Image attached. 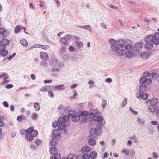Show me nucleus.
<instances>
[{
	"instance_id": "obj_1",
	"label": "nucleus",
	"mask_w": 159,
	"mask_h": 159,
	"mask_svg": "<svg viewBox=\"0 0 159 159\" xmlns=\"http://www.w3.org/2000/svg\"><path fill=\"white\" fill-rule=\"evenodd\" d=\"M117 47L113 46L112 48L116 51V54L118 56H123L124 55V52L127 50L125 53V57L130 58L132 56L133 51V46L128 44L127 41L123 39H120L118 42Z\"/></svg>"
},
{
	"instance_id": "obj_2",
	"label": "nucleus",
	"mask_w": 159,
	"mask_h": 159,
	"mask_svg": "<svg viewBox=\"0 0 159 159\" xmlns=\"http://www.w3.org/2000/svg\"><path fill=\"white\" fill-rule=\"evenodd\" d=\"M71 118V120L74 122H77L80 119V115L75 110H72L70 114L65 115L63 117H59V121H61V120L64 121H67Z\"/></svg>"
},
{
	"instance_id": "obj_3",
	"label": "nucleus",
	"mask_w": 159,
	"mask_h": 159,
	"mask_svg": "<svg viewBox=\"0 0 159 159\" xmlns=\"http://www.w3.org/2000/svg\"><path fill=\"white\" fill-rule=\"evenodd\" d=\"M38 133L37 130H34L33 127H30L28 129V131L25 136V139L28 141H32L33 140V137L38 135Z\"/></svg>"
},
{
	"instance_id": "obj_4",
	"label": "nucleus",
	"mask_w": 159,
	"mask_h": 159,
	"mask_svg": "<svg viewBox=\"0 0 159 159\" xmlns=\"http://www.w3.org/2000/svg\"><path fill=\"white\" fill-rule=\"evenodd\" d=\"M102 115L101 113L96 109L91 110L90 113V117H92L94 121L98 120V119L102 116Z\"/></svg>"
},
{
	"instance_id": "obj_5",
	"label": "nucleus",
	"mask_w": 159,
	"mask_h": 159,
	"mask_svg": "<svg viewBox=\"0 0 159 159\" xmlns=\"http://www.w3.org/2000/svg\"><path fill=\"white\" fill-rule=\"evenodd\" d=\"M72 39V36L70 34L66 35L62 37L60 40V43L64 46L68 45V42Z\"/></svg>"
},
{
	"instance_id": "obj_6",
	"label": "nucleus",
	"mask_w": 159,
	"mask_h": 159,
	"mask_svg": "<svg viewBox=\"0 0 159 159\" xmlns=\"http://www.w3.org/2000/svg\"><path fill=\"white\" fill-rule=\"evenodd\" d=\"M9 76L6 73H3L0 75V82L1 84L4 85L9 82V80H7Z\"/></svg>"
},
{
	"instance_id": "obj_7",
	"label": "nucleus",
	"mask_w": 159,
	"mask_h": 159,
	"mask_svg": "<svg viewBox=\"0 0 159 159\" xmlns=\"http://www.w3.org/2000/svg\"><path fill=\"white\" fill-rule=\"evenodd\" d=\"M100 126L97 127L96 128H91L90 129V132L91 135L94 134L95 135H100L102 132V129Z\"/></svg>"
},
{
	"instance_id": "obj_8",
	"label": "nucleus",
	"mask_w": 159,
	"mask_h": 159,
	"mask_svg": "<svg viewBox=\"0 0 159 159\" xmlns=\"http://www.w3.org/2000/svg\"><path fill=\"white\" fill-rule=\"evenodd\" d=\"M137 96L138 99L141 98L142 100H145L148 98V94L141 93L140 92L137 93Z\"/></svg>"
},
{
	"instance_id": "obj_9",
	"label": "nucleus",
	"mask_w": 159,
	"mask_h": 159,
	"mask_svg": "<svg viewBox=\"0 0 159 159\" xmlns=\"http://www.w3.org/2000/svg\"><path fill=\"white\" fill-rule=\"evenodd\" d=\"M61 134V132L60 130L56 129L53 131V136L52 137L57 139L60 137Z\"/></svg>"
},
{
	"instance_id": "obj_10",
	"label": "nucleus",
	"mask_w": 159,
	"mask_h": 159,
	"mask_svg": "<svg viewBox=\"0 0 159 159\" xmlns=\"http://www.w3.org/2000/svg\"><path fill=\"white\" fill-rule=\"evenodd\" d=\"M59 118L58 120V128L59 129H59L60 130H63L65 129L66 128V124L65 123V122L66 121H62V120H61V121H59Z\"/></svg>"
},
{
	"instance_id": "obj_11",
	"label": "nucleus",
	"mask_w": 159,
	"mask_h": 159,
	"mask_svg": "<svg viewBox=\"0 0 159 159\" xmlns=\"http://www.w3.org/2000/svg\"><path fill=\"white\" fill-rule=\"evenodd\" d=\"M120 40H117V41L115 40L111 39H110L109 40V42L112 45L111 46V48L112 49L114 52L116 54V51L112 48V47L113 46H115L116 47H117V45L118 44V42Z\"/></svg>"
},
{
	"instance_id": "obj_12",
	"label": "nucleus",
	"mask_w": 159,
	"mask_h": 159,
	"mask_svg": "<svg viewBox=\"0 0 159 159\" xmlns=\"http://www.w3.org/2000/svg\"><path fill=\"white\" fill-rule=\"evenodd\" d=\"M154 40L153 41V43L156 45L159 44V33L156 32L155 34Z\"/></svg>"
},
{
	"instance_id": "obj_13",
	"label": "nucleus",
	"mask_w": 159,
	"mask_h": 159,
	"mask_svg": "<svg viewBox=\"0 0 159 159\" xmlns=\"http://www.w3.org/2000/svg\"><path fill=\"white\" fill-rule=\"evenodd\" d=\"M91 150V148L89 146H83L81 149V152L83 153H87Z\"/></svg>"
},
{
	"instance_id": "obj_14",
	"label": "nucleus",
	"mask_w": 159,
	"mask_h": 159,
	"mask_svg": "<svg viewBox=\"0 0 159 159\" xmlns=\"http://www.w3.org/2000/svg\"><path fill=\"white\" fill-rule=\"evenodd\" d=\"M41 58L45 60H48L49 59V56L48 54L44 52H41L40 54Z\"/></svg>"
},
{
	"instance_id": "obj_15",
	"label": "nucleus",
	"mask_w": 159,
	"mask_h": 159,
	"mask_svg": "<svg viewBox=\"0 0 159 159\" xmlns=\"http://www.w3.org/2000/svg\"><path fill=\"white\" fill-rule=\"evenodd\" d=\"M157 106L156 105H150L148 107V110L152 113L156 112Z\"/></svg>"
},
{
	"instance_id": "obj_16",
	"label": "nucleus",
	"mask_w": 159,
	"mask_h": 159,
	"mask_svg": "<svg viewBox=\"0 0 159 159\" xmlns=\"http://www.w3.org/2000/svg\"><path fill=\"white\" fill-rule=\"evenodd\" d=\"M58 143L57 139L53 138L52 137H51V138L50 141L49 143L52 146H54L57 145Z\"/></svg>"
},
{
	"instance_id": "obj_17",
	"label": "nucleus",
	"mask_w": 159,
	"mask_h": 159,
	"mask_svg": "<svg viewBox=\"0 0 159 159\" xmlns=\"http://www.w3.org/2000/svg\"><path fill=\"white\" fill-rule=\"evenodd\" d=\"M95 121H97L98 124L101 127H102V126H104L105 123L104 120L103 119L102 116L99 119H98V120H96Z\"/></svg>"
},
{
	"instance_id": "obj_18",
	"label": "nucleus",
	"mask_w": 159,
	"mask_h": 159,
	"mask_svg": "<svg viewBox=\"0 0 159 159\" xmlns=\"http://www.w3.org/2000/svg\"><path fill=\"white\" fill-rule=\"evenodd\" d=\"M153 47V44L150 42H148L145 44L144 47L146 49L148 50H150Z\"/></svg>"
},
{
	"instance_id": "obj_19",
	"label": "nucleus",
	"mask_w": 159,
	"mask_h": 159,
	"mask_svg": "<svg viewBox=\"0 0 159 159\" xmlns=\"http://www.w3.org/2000/svg\"><path fill=\"white\" fill-rule=\"evenodd\" d=\"M88 143L89 145L90 146H94L96 145V141L94 138H91L89 139Z\"/></svg>"
},
{
	"instance_id": "obj_20",
	"label": "nucleus",
	"mask_w": 159,
	"mask_h": 159,
	"mask_svg": "<svg viewBox=\"0 0 159 159\" xmlns=\"http://www.w3.org/2000/svg\"><path fill=\"white\" fill-rule=\"evenodd\" d=\"M68 157V156L67 157H65L62 159H67ZM61 155L59 153L56 154L54 156L51 157V159H61Z\"/></svg>"
},
{
	"instance_id": "obj_21",
	"label": "nucleus",
	"mask_w": 159,
	"mask_h": 159,
	"mask_svg": "<svg viewBox=\"0 0 159 159\" xmlns=\"http://www.w3.org/2000/svg\"><path fill=\"white\" fill-rule=\"evenodd\" d=\"M90 158L93 159H95L97 157V152L94 151H92L89 153Z\"/></svg>"
},
{
	"instance_id": "obj_22",
	"label": "nucleus",
	"mask_w": 159,
	"mask_h": 159,
	"mask_svg": "<svg viewBox=\"0 0 159 159\" xmlns=\"http://www.w3.org/2000/svg\"><path fill=\"white\" fill-rule=\"evenodd\" d=\"M158 100L157 98H153L152 99L148 100L147 102H149L150 104V105H156V104Z\"/></svg>"
},
{
	"instance_id": "obj_23",
	"label": "nucleus",
	"mask_w": 159,
	"mask_h": 159,
	"mask_svg": "<svg viewBox=\"0 0 159 159\" xmlns=\"http://www.w3.org/2000/svg\"><path fill=\"white\" fill-rule=\"evenodd\" d=\"M144 40L146 42H153V40H154V36L152 35H147L145 37Z\"/></svg>"
},
{
	"instance_id": "obj_24",
	"label": "nucleus",
	"mask_w": 159,
	"mask_h": 159,
	"mask_svg": "<svg viewBox=\"0 0 159 159\" xmlns=\"http://www.w3.org/2000/svg\"><path fill=\"white\" fill-rule=\"evenodd\" d=\"M65 87L63 84L55 86V89L57 90H63L65 89Z\"/></svg>"
},
{
	"instance_id": "obj_25",
	"label": "nucleus",
	"mask_w": 159,
	"mask_h": 159,
	"mask_svg": "<svg viewBox=\"0 0 159 159\" xmlns=\"http://www.w3.org/2000/svg\"><path fill=\"white\" fill-rule=\"evenodd\" d=\"M0 43L6 47V46H7L9 44L10 42L8 40L4 38L1 41Z\"/></svg>"
},
{
	"instance_id": "obj_26",
	"label": "nucleus",
	"mask_w": 159,
	"mask_h": 159,
	"mask_svg": "<svg viewBox=\"0 0 159 159\" xmlns=\"http://www.w3.org/2000/svg\"><path fill=\"white\" fill-rule=\"evenodd\" d=\"M157 74V71L156 70H153L151 71L150 76L153 78H155Z\"/></svg>"
},
{
	"instance_id": "obj_27",
	"label": "nucleus",
	"mask_w": 159,
	"mask_h": 159,
	"mask_svg": "<svg viewBox=\"0 0 159 159\" xmlns=\"http://www.w3.org/2000/svg\"><path fill=\"white\" fill-rule=\"evenodd\" d=\"M50 152L52 154H56L57 152V148L54 147L52 146L50 147Z\"/></svg>"
},
{
	"instance_id": "obj_28",
	"label": "nucleus",
	"mask_w": 159,
	"mask_h": 159,
	"mask_svg": "<svg viewBox=\"0 0 159 159\" xmlns=\"http://www.w3.org/2000/svg\"><path fill=\"white\" fill-rule=\"evenodd\" d=\"M149 56V53L148 52L145 51L141 53V56L144 58H148Z\"/></svg>"
},
{
	"instance_id": "obj_29",
	"label": "nucleus",
	"mask_w": 159,
	"mask_h": 159,
	"mask_svg": "<svg viewBox=\"0 0 159 159\" xmlns=\"http://www.w3.org/2000/svg\"><path fill=\"white\" fill-rule=\"evenodd\" d=\"M63 110L64 113H68V114H70V111H71L72 110H74L71 109V108L69 107H65Z\"/></svg>"
},
{
	"instance_id": "obj_30",
	"label": "nucleus",
	"mask_w": 159,
	"mask_h": 159,
	"mask_svg": "<svg viewBox=\"0 0 159 159\" xmlns=\"http://www.w3.org/2000/svg\"><path fill=\"white\" fill-rule=\"evenodd\" d=\"M137 123L140 125H143L145 122L144 120L142 118L139 117H137L136 120Z\"/></svg>"
},
{
	"instance_id": "obj_31",
	"label": "nucleus",
	"mask_w": 159,
	"mask_h": 159,
	"mask_svg": "<svg viewBox=\"0 0 159 159\" xmlns=\"http://www.w3.org/2000/svg\"><path fill=\"white\" fill-rule=\"evenodd\" d=\"M79 27L81 29H84L88 30L89 31L91 32L92 29H91V26L90 25H86L84 26H80Z\"/></svg>"
},
{
	"instance_id": "obj_32",
	"label": "nucleus",
	"mask_w": 159,
	"mask_h": 159,
	"mask_svg": "<svg viewBox=\"0 0 159 159\" xmlns=\"http://www.w3.org/2000/svg\"><path fill=\"white\" fill-rule=\"evenodd\" d=\"M34 107L35 111H38L40 109V106L38 102H35L34 104Z\"/></svg>"
},
{
	"instance_id": "obj_33",
	"label": "nucleus",
	"mask_w": 159,
	"mask_h": 159,
	"mask_svg": "<svg viewBox=\"0 0 159 159\" xmlns=\"http://www.w3.org/2000/svg\"><path fill=\"white\" fill-rule=\"evenodd\" d=\"M22 28L23 27L21 25H18L15 28L14 30V33L16 34L20 32L21 29H22Z\"/></svg>"
},
{
	"instance_id": "obj_34",
	"label": "nucleus",
	"mask_w": 159,
	"mask_h": 159,
	"mask_svg": "<svg viewBox=\"0 0 159 159\" xmlns=\"http://www.w3.org/2000/svg\"><path fill=\"white\" fill-rule=\"evenodd\" d=\"M26 117L23 115L19 116L17 118V120L20 122H21L23 120H26Z\"/></svg>"
},
{
	"instance_id": "obj_35",
	"label": "nucleus",
	"mask_w": 159,
	"mask_h": 159,
	"mask_svg": "<svg viewBox=\"0 0 159 159\" xmlns=\"http://www.w3.org/2000/svg\"><path fill=\"white\" fill-rule=\"evenodd\" d=\"M88 84L89 88H92L95 86V82L94 81L89 80L88 82Z\"/></svg>"
},
{
	"instance_id": "obj_36",
	"label": "nucleus",
	"mask_w": 159,
	"mask_h": 159,
	"mask_svg": "<svg viewBox=\"0 0 159 159\" xmlns=\"http://www.w3.org/2000/svg\"><path fill=\"white\" fill-rule=\"evenodd\" d=\"M8 51L5 49L3 50H1L0 52V56H2L3 57H4L8 54Z\"/></svg>"
},
{
	"instance_id": "obj_37",
	"label": "nucleus",
	"mask_w": 159,
	"mask_h": 159,
	"mask_svg": "<svg viewBox=\"0 0 159 159\" xmlns=\"http://www.w3.org/2000/svg\"><path fill=\"white\" fill-rule=\"evenodd\" d=\"M75 42L77 44V47L78 48H81L83 45V43L80 41L76 40Z\"/></svg>"
},
{
	"instance_id": "obj_38",
	"label": "nucleus",
	"mask_w": 159,
	"mask_h": 159,
	"mask_svg": "<svg viewBox=\"0 0 159 159\" xmlns=\"http://www.w3.org/2000/svg\"><path fill=\"white\" fill-rule=\"evenodd\" d=\"M49 86H43L41 88L40 90L42 92H46L49 89Z\"/></svg>"
},
{
	"instance_id": "obj_39",
	"label": "nucleus",
	"mask_w": 159,
	"mask_h": 159,
	"mask_svg": "<svg viewBox=\"0 0 159 159\" xmlns=\"http://www.w3.org/2000/svg\"><path fill=\"white\" fill-rule=\"evenodd\" d=\"M20 43L24 47H26L28 45V43L27 41L24 39H22L20 40Z\"/></svg>"
},
{
	"instance_id": "obj_40",
	"label": "nucleus",
	"mask_w": 159,
	"mask_h": 159,
	"mask_svg": "<svg viewBox=\"0 0 159 159\" xmlns=\"http://www.w3.org/2000/svg\"><path fill=\"white\" fill-rule=\"evenodd\" d=\"M143 43L142 42H140L135 44V46L138 48H141L143 46Z\"/></svg>"
},
{
	"instance_id": "obj_41",
	"label": "nucleus",
	"mask_w": 159,
	"mask_h": 159,
	"mask_svg": "<svg viewBox=\"0 0 159 159\" xmlns=\"http://www.w3.org/2000/svg\"><path fill=\"white\" fill-rule=\"evenodd\" d=\"M80 114L81 116L86 117L88 115L89 113L86 111H81Z\"/></svg>"
},
{
	"instance_id": "obj_42",
	"label": "nucleus",
	"mask_w": 159,
	"mask_h": 159,
	"mask_svg": "<svg viewBox=\"0 0 159 159\" xmlns=\"http://www.w3.org/2000/svg\"><path fill=\"white\" fill-rule=\"evenodd\" d=\"M122 151L125 156H128L129 155L130 151L128 149L126 148H124Z\"/></svg>"
},
{
	"instance_id": "obj_43",
	"label": "nucleus",
	"mask_w": 159,
	"mask_h": 159,
	"mask_svg": "<svg viewBox=\"0 0 159 159\" xmlns=\"http://www.w3.org/2000/svg\"><path fill=\"white\" fill-rule=\"evenodd\" d=\"M66 48L64 46H62L61 47L59 50V52L60 54H62L65 52Z\"/></svg>"
},
{
	"instance_id": "obj_44",
	"label": "nucleus",
	"mask_w": 159,
	"mask_h": 159,
	"mask_svg": "<svg viewBox=\"0 0 159 159\" xmlns=\"http://www.w3.org/2000/svg\"><path fill=\"white\" fill-rule=\"evenodd\" d=\"M146 88V85L144 84H141L139 87V89L140 90V91L143 92L144 91Z\"/></svg>"
},
{
	"instance_id": "obj_45",
	"label": "nucleus",
	"mask_w": 159,
	"mask_h": 159,
	"mask_svg": "<svg viewBox=\"0 0 159 159\" xmlns=\"http://www.w3.org/2000/svg\"><path fill=\"white\" fill-rule=\"evenodd\" d=\"M127 101V99L126 98H124L122 101L121 106L122 107H124L126 105Z\"/></svg>"
},
{
	"instance_id": "obj_46",
	"label": "nucleus",
	"mask_w": 159,
	"mask_h": 159,
	"mask_svg": "<svg viewBox=\"0 0 159 159\" xmlns=\"http://www.w3.org/2000/svg\"><path fill=\"white\" fill-rule=\"evenodd\" d=\"M39 48H42L45 50L48 49L49 47V46L48 45L44 46L43 45H40L39 46Z\"/></svg>"
},
{
	"instance_id": "obj_47",
	"label": "nucleus",
	"mask_w": 159,
	"mask_h": 159,
	"mask_svg": "<svg viewBox=\"0 0 159 159\" xmlns=\"http://www.w3.org/2000/svg\"><path fill=\"white\" fill-rule=\"evenodd\" d=\"M146 78L145 77H142L139 80V82L141 84H143V83H145Z\"/></svg>"
},
{
	"instance_id": "obj_48",
	"label": "nucleus",
	"mask_w": 159,
	"mask_h": 159,
	"mask_svg": "<svg viewBox=\"0 0 159 159\" xmlns=\"http://www.w3.org/2000/svg\"><path fill=\"white\" fill-rule=\"evenodd\" d=\"M148 131L149 133L150 134H152L154 132V130L152 127L151 126H150L148 128Z\"/></svg>"
},
{
	"instance_id": "obj_49",
	"label": "nucleus",
	"mask_w": 159,
	"mask_h": 159,
	"mask_svg": "<svg viewBox=\"0 0 159 159\" xmlns=\"http://www.w3.org/2000/svg\"><path fill=\"white\" fill-rule=\"evenodd\" d=\"M28 131V129L27 130H25L24 129H22L20 130V132L22 134H26Z\"/></svg>"
},
{
	"instance_id": "obj_50",
	"label": "nucleus",
	"mask_w": 159,
	"mask_h": 159,
	"mask_svg": "<svg viewBox=\"0 0 159 159\" xmlns=\"http://www.w3.org/2000/svg\"><path fill=\"white\" fill-rule=\"evenodd\" d=\"M59 70L57 68H53L52 70V72L54 74H57L59 72Z\"/></svg>"
},
{
	"instance_id": "obj_51",
	"label": "nucleus",
	"mask_w": 159,
	"mask_h": 159,
	"mask_svg": "<svg viewBox=\"0 0 159 159\" xmlns=\"http://www.w3.org/2000/svg\"><path fill=\"white\" fill-rule=\"evenodd\" d=\"M158 154L155 152H153L152 153V157L154 159H157L158 157Z\"/></svg>"
},
{
	"instance_id": "obj_52",
	"label": "nucleus",
	"mask_w": 159,
	"mask_h": 159,
	"mask_svg": "<svg viewBox=\"0 0 159 159\" xmlns=\"http://www.w3.org/2000/svg\"><path fill=\"white\" fill-rule=\"evenodd\" d=\"M42 143V142L40 139H37L35 141V144L38 146H40Z\"/></svg>"
},
{
	"instance_id": "obj_53",
	"label": "nucleus",
	"mask_w": 159,
	"mask_h": 159,
	"mask_svg": "<svg viewBox=\"0 0 159 159\" xmlns=\"http://www.w3.org/2000/svg\"><path fill=\"white\" fill-rule=\"evenodd\" d=\"M129 110L133 115H137V112L136 111H134L131 107L129 108Z\"/></svg>"
},
{
	"instance_id": "obj_54",
	"label": "nucleus",
	"mask_w": 159,
	"mask_h": 159,
	"mask_svg": "<svg viewBox=\"0 0 159 159\" xmlns=\"http://www.w3.org/2000/svg\"><path fill=\"white\" fill-rule=\"evenodd\" d=\"M152 83V80L150 78H146L145 83L147 84H150Z\"/></svg>"
},
{
	"instance_id": "obj_55",
	"label": "nucleus",
	"mask_w": 159,
	"mask_h": 159,
	"mask_svg": "<svg viewBox=\"0 0 159 159\" xmlns=\"http://www.w3.org/2000/svg\"><path fill=\"white\" fill-rule=\"evenodd\" d=\"M6 30L3 28H0V34H2L5 32Z\"/></svg>"
},
{
	"instance_id": "obj_56",
	"label": "nucleus",
	"mask_w": 159,
	"mask_h": 159,
	"mask_svg": "<svg viewBox=\"0 0 159 159\" xmlns=\"http://www.w3.org/2000/svg\"><path fill=\"white\" fill-rule=\"evenodd\" d=\"M68 50L70 52H74L75 50V48L72 46H70L68 48Z\"/></svg>"
},
{
	"instance_id": "obj_57",
	"label": "nucleus",
	"mask_w": 159,
	"mask_h": 159,
	"mask_svg": "<svg viewBox=\"0 0 159 159\" xmlns=\"http://www.w3.org/2000/svg\"><path fill=\"white\" fill-rule=\"evenodd\" d=\"M107 102L106 100H103L102 102V106L103 108H104L107 105Z\"/></svg>"
},
{
	"instance_id": "obj_58",
	"label": "nucleus",
	"mask_w": 159,
	"mask_h": 159,
	"mask_svg": "<svg viewBox=\"0 0 159 159\" xmlns=\"http://www.w3.org/2000/svg\"><path fill=\"white\" fill-rule=\"evenodd\" d=\"M6 48V47L4 45H2L0 43V51L3 50Z\"/></svg>"
},
{
	"instance_id": "obj_59",
	"label": "nucleus",
	"mask_w": 159,
	"mask_h": 159,
	"mask_svg": "<svg viewBox=\"0 0 159 159\" xmlns=\"http://www.w3.org/2000/svg\"><path fill=\"white\" fill-rule=\"evenodd\" d=\"M37 115L35 113H34L32 115V118L33 119L35 120L37 118Z\"/></svg>"
},
{
	"instance_id": "obj_60",
	"label": "nucleus",
	"mask_w": 159,
	"mask_h": 159,
	"mask_svg": "<svg viewBox=\"0 0 159 159\" xmlns=\"http://www.w3.org/2000/svg\"><path fill=\"white\" fill-rule=\"evenodd\" d=\"M64 107H64L61 104L58 106V109L61 111L63 110Z\"/></svg>"
},
{
	"instance_id": "obj_61",
	"label": "nucleus",
	"mask_w": 159,
	"mask_h": 159,
	"mask_svg": "<svg viewBox=\"0 0 159 159\" xmlns=\"http://www.w3.org/2000/svg\"><path fill=\"white\" fill-rule=\"evenodd\" d=\"M144 77H145V78L148 77L149 75L150 76V75L149 73L147 72H145L143 74Z\"/></svg>"
},
{
	"instance_id": "obj_62",
	"label": "nucleus",
	"mask_w": 159,
	"mask_h": 159,
	"mask_svg": "<svg viewBox=\"0 0 159 159\" xmlns=\"http://www.w3.org/2000/svg\"><path fill=\"white\" fill-rule=\"evenodd\" d=\"M58 123H57V122L55 121L53 123L52 125L53 127H56L58 125Z\"/></svg>"
},
{
	"instance_id": "obj_63",
	"label": "nucleus",
	"mask_w": 159,
	"mask_h": 159,
	"mask_svg": "<svg viewBox=\"0 0 159 159\" xmlns=\"http://www.w3.org/2000/svg\"><path fill=\"white\" fill-rule=\"evenodd\" d=\"M3 105L6 107H9V104L6 101H4L3 102Z\"/></svg>"
},
{
	"instance_id": "obj_64",
	"label": "nucleus",
	"mask_w": 159,
	"mask_h": 159,
	"mask_svg": "<svg viewBox=\"0 0 159 159\" xmlns=\"http://www.w3.org/2000/svg\"><path fill=\"white\" fill-rule=\"evenodd\" d=\"M112 80L111 78H108L106 79V82L108 83H111L112 82Z\"/></svg>"
}]
</instances>
